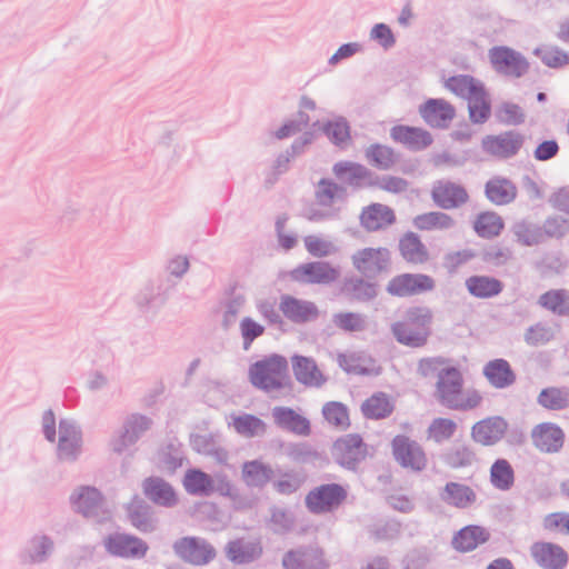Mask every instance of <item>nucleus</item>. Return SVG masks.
I'll list each match as a JSON object with an SVG mask.
<instances>
[{
    "label": "nucleus",
    "mask_w": 569,
    "mask_h": 569,
    "mask_svg": "<svg viewBox=\"0 0 569 569\" xmlns=\"http://www.w3.org/2000/svg\"><path fill=\"white\" fill-rule=\"evenodd\" d=\"M322 131L329 141L339 148H345L348 142L351 140V128L349 121L342 117L338 116L332 120H328L323 127Z\"/></svg>",
    "instance_id": "a18cd8bd"
},
{
    "label": "nucleus",
    "mask_w": 569,
    "mask_h": 569,
    "mask_svg": "<svg viewBox=\"0 0 569 569\" xmlns=\"http://www.w3.org/2000/svg\"><path fill=\"white\" fill-rule=\"evenodd\" d=\"M295 521V516L290 510L277 506L270 508V527L274 533H288L293 529Z\"/></svg>",
    "instance_id": "4d7b16f0"
},
{
    "label": "nucleus",
    "mask_w": 569,
    "mask_h": 569,
    "mask_svg": "<svg viewBox=\"0 0 569 569\" xmlns=\"http://www.w3.org/2000/svg\"><path fill=\"white\" fill-rule=\"evenodd\" d=\"M227 558L236 565H247L258 560L263 552L260 541H246L243 539H234L227 543Z\"/></svg>",
    "instance_id": "7c9ffc66"
},
{
    "label": "nucleus",
    "mask_w": 569,
    "mask_h": 569,
    "mask_svg": "<svg viewBox=\"0 0 569 569\" xmlns=\"http://www.w3.org/2000/svg\"><path fill=\"white\" fill-rule=\"evenodd\" d=\"M508 421L500 416H492L476 422L471 428V439L483 447L497 445L508 431Z\"/></svg>",
    "instance_id": "4be33fe9"
},
{
    "label": "nucleus",
    "mask_w": 569,
    "mask_h": 569,
    "mask_svg": "<svg viewBox=\"0 0 569 569\" xmlns=\"http://www.w3.org/2000/svg\"><path fill=\"white\" fill-rule=\"evenodd\" d=\"M405 321H407L411 326H416L420 332H426V338L428 339L431 335V322H432V313L431 310L427 307H412L409 308L406 312Z\"/></svg>",
    "instance_id": "052dcab7"
},
{
    "label": "nucleus",
    "mask_w": 569,
    "mask_h": 569,
    "mask_svg": "<svg viewBox=\"0 0 569 569\" xmlns=\"http://www.w3.org/2000/svg\"><path fill=\"white\" fill-rule=\"evenodd\" d=\"M174 555L183 562L192 566H207L217 557L212 543L200 536H186L172 543Z\"/></svg>",
    "instance_id": "7ed1b4c3"
},
{
    "label": "nucleus",
    "mask_w": 569,
    "mask_h": 569,
    "mask_svg": "<svg viewBox=\"0 0 569 569\" xmlns=\"http://www.w3.org/2000/svg\"><path fill=\"white\" fill-rule=\"evenodd\" d=\"M83 433L73 419L63 418L59 421V439L57 459L61 462H76L82 453Z\"/></svg>",
    "instance_id": "423d86ee"
},
{
    "label": "nucleus",
    "mask_w": 569,
    "mask_h": 569,
    "mask_svg": "<svg viewBox=\"0 0 569 569\" xmlns=\"http://www.w3.org/2000/svg\"><path fill=\"white\" fill-rule=\"evenodd\" d=\"M352 267L367 279H376L391 268V251L386 247H367L351 256Z\"/></svg>",
    "instance_id": "20e7f679"
},
{
    "label": "nucleus",
    "mask_w": 569,
    "mask_h": 569,
    "mask_svg": "<svg viewBox=\"0 0 569 569\" xmlns=\"http://www.w3.org/2000/svg\"><path fill=\"white\" fill-rule=\"evenodd\" d=\"M291 160L289 153L284 151L276 157L270 168L264 172V186L267 188L274 186L280 177L290 170Z\"/></svg>",
    "instance_id": "69168bd1"
},
{
    "label": "nucleus",
    "mask_w": 569,
    "mask_h": 569,
    "mask_svg": "<svg viewBox=\"0 0 569 569\" xmlns=\"http://www.w3.org/2000/svg\"><path fill=\"white\" fill-rule=\"evenodd\" d=\"M272 418L276 426L282 430L299 435L309 436L311 432L310 421L289 407H274Z\"/></svg>",
    "instance_id": "c756f323"
},
{
    "label": "nucleus",
    "mask_w": 569,
    "mask_h": 569,
    "mask_svg": "<svg viewBox=\"0 0 569 569\" xmlns=\"http://www.w3.org/2000/svg\"><path fill=\"white\" fill-rule=\"evenodd\" d=\"M367 161L379 170H390L399 159V154L389 146L372 143L365 150Z\"/></svg>",
    "instance_id": "ea45409f"
},
{
    "label": "nucleus",
    "mask_w": 569,
    "mask_h": 569,
    "mask_svg": "<svg viewBox=\"0 0 569 569\" xmlns=\"http://www.w3.org/2000/svg\"><path fill=\"white\" fill-rule=\"evenodd\" d=\"M467 99L470 121L475 124L487 122L491 114V102L483 83L473 87Z\"/></svg>",
    "instance_id": "c9c22d12"
},
{
    "label": "nucleus",
    "mask_w": 569,
    "mask_h": 569,
    "mask_svg": "<svg viewBox=\"0 0 569 569\" xmlns=\"http://www.w3.org/2000/svg\"><path fill=\"white\" fill-rule=\"evenodd\" d=\"M530 556L542 569H565L569 561L568 552L561 546L547 541L533 542Z\"/></svg>",
    "instance_id": "aec40b11"
},
{
    "label": "nucleus",
    "mask_w": 569,
    "mask_h": 569,
    "mask_svg": "<svg viewBox=\"0 0 569 569\" xmlns=\"http://www.w3.org/2000/svg\"><path fill=\"white\" fill-rule=\"evenodd\" d=\"M106 551L118 558L141 559L147 555L148 543L139 537L114 532L103 539Z\"/></svg>",
    "instance_id": "ddd939ff"
},
{
    "label": "nucleus",
    "mask_w": 569,
    "mask_h": 569,
    "mask_svg": "<svg viewBox=\"0 0 569 569\" xmlns=\"http://www.w3.org/2000/svg\"><path fill=\"white\" fill-rule=\"evenodd\" d=\"M497 120L506 126H519L526 120L522 108L513 102H502L496 110Z\"/></svg>",
    "instance_id": "680f3d73"
},
{
    "label": "nucleus",
    "mask_w": 569,
    "mask_h": 569,
    "mask_svg": "<svg viewBox=\"0 0 569 569\" xmlns=\"http://www.w3.org/2000/svg\"><path fill=\"white\" fill-rule=\"evenodd\" d=\"M485 196L496 206H507L516 200L518 189L509 178L493 176L485 184Z\"/></svg>",
    "instance_id": "c85d7f7f"
},
{
    "label": "nucleus",
    "mask_w": 569,
    "mask_h": 569,
    "mask_svg": "<svg viewBox=\"0 0 569 569\" xmlns=\"http://www.w3.org/2000/svg\"><path fill=\"white\" fill-rule=\"evenodd\" d=\"M273 475L274 472L269 466L258 460L248 461L242 468L243 480L250 487H264L273 479Z\"/></svg>",
    "instance_id": "de8ad7c7"
},
{
    "label": "nucleus",
    "mask_w": 569,
    "mask_h": 569,
    "mask_svg": "<svg viewBox=\"0 0 569 569\" xmlns=\"http://www.w3.org/2000/svg\"><path fill=\"white\" fill-rule=\"evenodd\" d=\"M413 226L418 230H449L456 226L455 219L442 211H431L418 214L413 218Z\"/></svg>",
    "instance_id": "79ce46f5"
},
{
    "label": "nucleus",
    "mask_w": 569,
    "mask_h": 569,
    "mask_svg": "<svg viewBox=\"0 0 569 569\" xmlns=\"http://www.w3.org/2000/svg\"><path fill=\"white\" fill-rule=\"evenodd\" d=\"M70 503L77 513L97 523L111 518V512L104 506L100 490L91 486H80L70 495Z\"/></svg>",
    "instance_id": "f03ea898"
},
{
    "label": "nucleus",
    "mask_w": 569,
    "mask_h": 569,
    "mask_svg": "<svg viewBox=\"0 0 569 569\" xmlns=\"http://www.w3.org/2000/svg\"><path fill=\"white\" fill-rule=\"evenodd\" d=\"M331 455L339 466L355 471L367 456V445L359 433H348L333 442Z\"/></svg>",
    "instance_id": "1a4fd4ad"
},
{
    "label": "nucleus",
    "mask_w": 569,
    "mask_h": 569,
    "mask_svg": "<svg viewBox=\"0 0 569 569\" xmlns=\"http://www.w3.org/2000/svg\"><path fill=\"white\" fill-rule=\"evenodd\" d=\"M53 539L44 533L32 536L19 553V559L24 565H40L47 562L54 551Z\"/></svg>",
    "instance_id": "a878e982"
},
{
    "label": "nucleus",
    "mask_w": 569,
    "mask_h": 569,
    "mask_svg": "<svg viewBox=\"0 0 569 569\" xmlns=\"http://www.w3.org/2000/svg\"><path fill=\"white\" fill-rule=\"evenodd\" d=\"M419 113L429 127L445 130L450 127L456 109L443 99L431 98L420 106Z\"/></svg>",
    "instance_id": "5701e85b"
},
{
    "label": "nucleus",
    "mask_w": 569,
    "mask_h": 569,
    "mask_svg": "<svg viewBox=\"0 0 569 569\" xmlns=\"http://www.w3.org/2000/svg\"><path fill=\"white\" fill-rule=\"evenodd\" d=\"M292 370L297 381L307 387H320L326 382L316 361L310 357H292Z\"/></svg>",
    "instance_id": "72a5a7b5"
},
{
    "label": "nucleus",
    "mask_w": 569,
    "mask_h": 569,
    "mask_svg": "<svg viewBox=\"0 0 569 569\" xmlns=\"http://www.w3.org/2000/svg\"><path fill=\"white\" fill-rule=\"evenodd\" d=\"M489 58L493 69L507 77L521 78L529 70V62L523 54L506 46L491 48Z\"/></svg>",
    "instance_id": "f8f14e48"
},
{
    "label": "nucleus",
    "mask_w": 569,
    "mask_h": 569,
    "mask_svg": "<svg viewBox=\"0 0 569 569\" xmlns=\"http://www.w3.org/2000/svg\"><path fill=\"white\" fill-rule=\"evenodd\" d=\"M533 446L541 452H558L565 442V432L552 422H542L537 425L531 431Z\"/></svg>",
    "instance_id": "bb28decb"
},
{
    "label": "nucleus",
    "mask_w": 569,
    "mask_h": 569,
    "mask_svg": "<svg viewBox=\"0 0 569 569\" xmlns=\"http://www.w3.org/2000/svg\"><path fill=\"white\" fill-rule=\"evenodd\" d=\"M476 460V452L467 445L455 446L442 456V461L452 469L470 467Z\"/></svg>",
    "instance_id": "6e6d98bb"
},
{
    "label": "nucleus",
    "mask_w": 569,
    "mask_h": 569,
    "mask_svg": "<svg viewBox=\"0 0 569 569\" xmlns=\"http://www.w3.org/2000/svg\"><path fill=\"white\" fill-rule=\"evenodd\" d=\"M490 482L501 491L510 490L515 483V471L510 462L503 458L497 459L490 467Z\"/></svg>",
    "instance_id": "8fccbe9b"
},
{
    "label": "nucleus",
    "mask_w": 569,
    "mask_h": 569,
    "mask_svg": "<svg viewBox=\"0 0 569 569\" xmlns=\"http://www.w3.org/2000/svg\"><path fill=\"white\" fill-rule=\"evenodd\" d=\"M257 310L264 321L280 331H286V321L276 303L270 300H261L257 303Z\"/></svg>",
    "instance_id": "0e129e2a"
},
{
    "label": "nucleus",
    "mask_w": 569,
    "mask_h": 569,
    "mask_svg": "<svg viewBox=\"0 0 569 569\" xmlns=\"http://www.w3.org/2000/svg\"><path fill=\"white\" fill-rule=\"evenodd\" d=\"M435 287V279L429 274L400 273L388 281L386 291L391 297L409 298L432 291Z\"/></svg>",
    "instance_id": "9b49d317"
},
{
    "label": "nucleus",
    "mask_w": 569,
    "mask_h": 569,
    "mask_svg": "<svg viewBox=\"0 0 569 569\" xmlns=\"http://www.w3.org/2000/svg\"><path fill=\"white\" fill-rule=\"evenodd\" d=\"M430 196L442 210L458 209L469 201V193L462 184L446 179L432 183Z\"/></svg>",
    "instance_id": "2eb2a0df"
},
{
    "label": "nucleus",
    "mask_w": 569,
    "mask_h": 569,
    "mask_svg": "<svg viewBox=\"0 0 569 569\" xmlns=\"http://www.w3.org/2000/svg\"><path fill=\"white\" fill-rule=\"evenodd\" d=\"M462 392L463 376L457 367L450 366L438 371L435 398L441 406L453 410L456 406H459L458 401Z\"/></svg>",
    "instance_id": "9d476101"
},
{
    "label": "nucleus",
    "mask_w": 569,
    "mask_h": 569,
    "mask_svg": "<svg viewBox=\"0 0 569 569\" xmlns=\"http://www.w3.org/2000/svg\"><path fill=\"white\" fill-rule=\"evenodd\" d=\"M395 142L402 143L410 151H422L433 142L431 133L419 127L397 124L390 129Z\"/></svg>",
    "instance_id": "cd10ccee"
},
{
    "label": "nucleus",
    "mask_w": 569,
    "mask_h": 569,
    "mask_svg": "<svg viewBox=\"0 0 569 569\" xmlns=\"http://www.w3.org/2000/svg\"><path fill=\"white\" fill-rule=\"evenodd\" d=\"M569 292L565 289H551L542 293L538 299V305L555 315H569Z\"/></svg>",
    "instance_id": "3c124183"
},
{
    "label": "nucleus",
    "mask_w": 569,
    "mask_h": 569,
    "mask_svg": "<svg viewBox=\"0 0 569 569\" xmlns=\"http://www.w3.org/2000/svg\"><path fill=\"white\" fill-rule=\"evenodd\" d=\"M457 423L449 418H435L428 427V437L437 443H442L453 437Z\"/></svg>",
    "instance_id": "bf43d9fd"
},
{
    "label": "nucleus",
    "mask_w": 569,
    "mask_h": 569,
    "mask_svg": "<svg viewBox=\"0 0 569 569\" xmlns=\"http://www.w3.org/2000/svg\"><path fill=\"white\" fill-rule=\"evenodd\" d=\"M440 498L449 506L465 509L476 501L477 495L469 486L450 481L446 483Z\"/></svg>",
    "instance_id": "e433bc0d"
},
{
    "label": "nucleus",
    "mask_w": 569,
    "mask_h": 569,
    "mask_svg": "<svg viewBox=\"0 0 569 569\" xmlns=\"http://www.w3.org/2000/svg\"><path fill=\"white\" fill-rule=\"evenodd\" d=\"M144 497L156 506L173 508L178 505V495L170 482L158 476L147 477L141 485Z\"/></svg>",
    "instance_id": "b1692460"
},
{
    "label": "nucleus",
    "mask_w": 569,
    "mask_h": 569,
    "mask_svg": "<svg viewBox=\"0 0 569 569\" xmlns=\"http://www.w3.org/2000/svg\"><path fill=\"white\" fill-rule=\"evenodd\" d=\"M543 241L561 240L569 233V220L561 216H549L541 226Z\"/></svg>",
    "instance_id": "13d9d810"
},
{
    "label": "nucleus",
    "mask_w": 569,
    "mask_h": 569,
    "mask_svg": "<svg viewBox=\"0 0 569 569\" xmlns=\"http://www.w3.org/2000/svg\"><path fill=\"white\" fill-rule=\"evenodd\" d=\"M525 143V136L517 130H508L482 139V149L499 159H510L518 154Z\"/></svg>",
    "instance_id": "f3484780"
},
{
    "label": "nucleus",
    "mask_w": 569,
    "mask_h": 569,
    "mask_svg": "<svg viewBox=\"0 0 569 569\" xmlns=\"http://www.w3.org/2000/svg\"><path fill=\"white\" fill-rule=\"evenodd\" d=\"M168 297L159 287L157 290L152 284L144 286L134 297V302L141 312L161 308Z\"/></svg>",
    "instance_id": "603ef678"
},
{
    "label": "nucleus",
    "mask_w": 569,
    "mask_h": 569,
    "mask_svg": "<svg viewBox=\"0 0 569 569\" xmlns=\"http://www.w3.org/2000/svg\"><path fill=\"white\" fill-rule=\"evenodd\" d=\"M490 533L481 526L469 525L458 530L451 541L452 548L459 552H469L489 540Z\"/></svg>",
    "instance_id": "2f4dec72"
},
{
    "label": "nucleus",
    "mask_w": 569,
    "mask_h": 569,
    "mask_svg": "<svg viewBox=\"0 0 569 569\" xmlns=\"http://www.w3.org/2000/svg\"><path fill=\"white\" fill-rule=\"evenodd\" d=\"M152 426V420L146 415L132 413L127 417L119 435L111 440L113 452L121 455L133 446Z\"/></svg>",
    "instance_id": "dca6fc26"
},
{
    "label": "nucleus",
    "mask_w": 569,
    "mask_h": 569,
    "mask_svg": "<svg viewBox=\"0 0 569 569\" xmlns=\"http://www.w3.org/2000/svg\"><path fill=\"white\" fill-rule=\"evenodd\" d=\"M332 327L345 332L356 333L367 330V316L353 311H339L331 317Z\"/></svg>",
    "instance_id": "37998d69"
},
{
    "label": "nucleus",
    "mask_w": 569,
    "mask_h": 569,
    "mask_svg": "<svg viewBox=\"0 0 569 569\" xmlns=\"http://www.w3.org/2000/svg\"><path fill=\"white\" fill-rule=\"evenodd\" d=\"M127 517L130 523L140 532L150 533L158 527V518L151 505L134 495L126 506Z\"/></svg>",
    "instance_id": "393cba45"
},
{
    "label": "nucleus",
    "mask_w": 569,
    "mask_h": 569,
    "mask_svg": "<svg viewBox=\"0 0 569 569\" xmlns=\"http://www.w3.org/2000/svg\"><path fill=\"white\" fill-rule=\"evenodd\" d=\"M363 276L346 277L340 287L342 297L351 303H370L379 295V284Z\"/></svg>",
    "instance_id": "6ab92c4d"
},
{
    "label": "nucleus",
    "mask_w": 569,
    "mask_h": 569,
    "mask_svg": "<svg viewBox=\"0 0 569 569\" xmlns=\"http://www.w3.org/2000/svg\"><path fill=\"white\" fill-rule=\"evenodd\" d=\"M325 419L332 426L339 428L349 427V413L346 405L338 401H329L322 408Z\"/></svg>",
    "instance_id": "e2e57ef3"
},
{
    "label": "nucleus",
    "mask_w": 569,
    "mask_h": 569,
    "mask_svg": "<svg viewBox=\"0 0 569 569\" xmlns=\"http://www.w3.org/2000/svg\"><path fill=\"white\" fill-rule=\"evenodd\" d=\"M249 378L253 387L271 392L291 388L286 357L272 353L256 361L249 367Z\"/></svg>",
    "instance_id": "f257e3e1"
},
{
    "label": "nucleus",
    "mask_w": 569,
    "mask_h": 569,
    "mask_svg": "<svg viewBox=\"0 0 569 569\" xmlns=\"http://www.w3.org/2000/svg\"><path fill=\"white\" fill-rule=\"evenodd\" d=\"M538 405L553 411L565 410L569 407L568 387H548L540 391L537 398Z\"/></svg>",
    "instance_id": "49530a36"
},
{
    "label": "nucleus",
    "mask_w": 569,
    "mask_h": 569,
    "mask_svg": "<svg viewBox=\"0 0 569 569\" xmlns=\"http://www.w3.org/2000/svg\"><path fill=\"white\" fill-rule=\"evenodd\" d=\"M287 276L292 282L300 284H330L338 280L340 272L330 262L318 260L300 263Z\"/></svg>",
    "instance_id": "0eeeda50"
},
{
    "label": "nucleus",
    "mask_w": 569,
    "mask_h": 569,
    "mask_svg": "<svg viewBox=\"0 0 569 569\" xmlns=\"http://www.w3.org/2000/svg\"><path fill=\"white\" fill-rule=\"evenodd\" d=\"M392 456L403 468L412 472H421L428 465L423 448L406 435H397L391 441Z\"/></svg>",
    "instance_id": "6e6552de"
},
{
    "label": "nucleus",
    "mask_w": 569,
    "mask_h": 569,
    "mask_svg": "<svg viewBox=\"0 0 569 569\" xmlns=\"http://www.w3.org/2000/svg\"><path fill=\"white\" fill-rule=\"evenodd\" d=\"M512 233L518 243L533 247L545 243L541 226L528 220H520L512 226Z\"/></svg>",
    "instance_id": "09e8293b"
},
{
    "label": "nucleus",
    "mask_w": 569,
    "mask_h": 569,
    "mask_svg": "<svg viewBox=\"0 0 569 569\" xmlns=\"http://www.w3.org/2000/svg\"><path fill=\"white\" fill-rule=\"evenodd\" d=\"M279 310L284 319L295 325H306L319 318V309L313 301L291 295H281Z\"/></svg>",
    "instance_id": "a211bd4d"
},
{
    "label": "nucleus",
    "mask_w": 569,
    "mask_h": 569,
    "mask_svg": "<svg viewBox=\"0 0 569 569\" xmlns=\"http://www.w3.org/2000/svg\"><path fill=\"white\" fill-rule=\"evenodd\" d=\"M183 487L192 496L208 497L214 491L213 479L200 469H189L186 472Z\"/></svg>",
    "instance_id": "58836bf2"
},
{
    "label": "nucleus",
    "mask_w": 569,
    "mask_h": 569,
    "mask_svg": "<svg viewBox=\"0 0 569 569\" xmlns=\"http://www.w3.org/2000/svg\"><path fill=\"white\" fill-rule=\"evenodd\" d=\"M489 383L497 389H505L516 382V373L510 363L502 358L488 361L482 370Z\"/></svg>",
    "instance_id": "473e14b6"
},
{
    "label": "nucleus",
    "mask_w": 569,
    "mask_h": 569,
    "mask_svg": "<svg viewBox=\"0 0 569 569\" xmlns=\"http://www.w3.org/2000/svg\"><path fill=\"white\" fill-rule=\"evenodd\" d=\"M473 229L479 237L491 239L501 232L503 222L496 212L486 211L478 214L473 222Z\"/></svg>",
    "instance_id": "5fc2aeb1"
},
{
    "label": "nucleus",
    "mask_w": 569,
    "mask_h": 569,
    "mask_svg": "<svg viewBox=\"0 0 569 569\" xmlns=\"http://www.w3.org/2000/svg\"><path fill=\"white\" fill-rule=\"evenodd\" d=\"M395 210L387 204L372 202L363 207L359 214V224L367 232L386 230L396 223Z\"/></svg>",
    "instance_id": "412c9836"
},
{
    "label": "nucleus",
    "mask_w": 569,
    "mask_h": 569,
    "mask_svg": "<svg viewBox=\"0 0 569 569\" xmlns=\"http://www.w3.org/2000/svg\"><path fill=\"white\" fill-rule=\"evenodd\" d=\"M395 407L385 392L373 393L361 405V411L367 419H385L389 417Z\"/></svg>",
    "instance_id": "c03bdc74"
},
{
    "label": "nucleus",
    "mask_w": 569,
    "mask_h": 569,
    "mask_svg": "<svg viewBox=\"0 0 569 569\" xmlns=\"http://www.w3.org/2000/svg\"><path fill=\"white\" fill-rule=\"evenodd\" d=\"M401 257L410 263H423L429 259L428 249L415 232H406L399 240Z\"/></svg>",
    "instance_id": "4c0bfd02"
},
{
    "label": "nucleus",
    "mask_w": 569,
    "mask_h": 569,
    "mask_svg": "<svg viewBox=\"0 0 569 569\" xmlns=\"http://www.w3.org/2000/svg\"><path fill=\"white\" fill-rule=\"evenodd\" d=\"M348 497L347 489L340 483H325L311 489L305 505L312 515L329 513L338 509Z\"/></svg>",
    "instance_id": "39448f33"
},
{
    "label": "nucleus",
    "mask_w": 569,
    "mask_h": 569,
    "mask_svg": "<svg viewBox=\"0 0 569 569\" xmlns=\"http://www.w3.org/2000/svg\"><path fill=\"white\" fill-rule=\"evenodd\" d=\"M362 167L363 164L358 162L339 161L333 164L332 171L343 184L351 187L353 190H360Z\"/></svg>",
    "instance_id": "864d4df0"
},
{
    "label": "nucleus",
    "mask_w": 569,
    "mask_h": 569,
    "mask_svg": "<svg viewBox=\"0 0 569 569\" xmlns=\"http://www.w3.org/2000/svg\"><path fill=\"white\" fill-rule=\"evenodd\" d=\"M283 569H328L329 562L318 546L303 545L290 549L282 556Z\"/></svg>",
    "instance_id": "4468645a"
},
{
    "label": "nucleus",
    "mask_w": 569,
    "mask_h": 569,
    "mask_svg": "<svg viewBox=\"0 0 569 569\" xmlns=\"http://www.w3.org/2000/svg\"><path fill=\"white\" fill-rule=\"evenodd\" d=\"M465 286L468 292L478 299H490L503 291V282L495 277L475 274L466 279Z\"/></svg>",
    "instance_id": "f704fd0d"
},
{
    "label": "nucleus",
    "mask_w": 569,
    "mask_h": 569,
    "mask_svg": "<svg viewBox=\"0 0 569 569\" xmlns=\"http://www.w3.org/2000/svg\"><path fill=\"white\" fill-rule=\"evenodd\" d=\"M391 332L397 342L410 348H421L428 341L425 331L420 332L416 326H411L405 320L392 323Z\"/></svg>",
    "instance_id": "a19ab883"
},
{
    "label": "nucleus",
    "mask_w": 569,
    "mask_h": 569,
    "mask_svg": "<svg viewBox=\"0 0 569 569\" xmlns=\"http://www.w3.org/2000/svg\"><path fill=\"white\" fill-rule=\"evenodd\" d=\"M533 53L549 68L559 69L569 64V53L558 47L550 49L537 48Z\"/></svg>",
    "instance_id": "338daca9"
},
{
    "label": "nucleus",
    "mask_w": 569,
    "mask_h": 569,
    "mask_svg": "<svg viewBox=\"0 0 569 569\" xmlns=\"http://www.w3.org/2000/svg\"><path fill=\"white\" fill-rule=\"evenodd\" d=\"M184 453L182 446L174 441H170L162 450L160 462L162 467L169 471H176L182 466Z\"/></svg>",
    "instance_id": "774afa93"
}]
</instances>
